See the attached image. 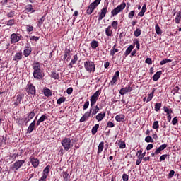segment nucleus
I'll return each instance as SVG.
<instances>
[{
  "label": "nucleus",
  "mask_w": 181,
  "mask_h": 181,
  "mask_svg": "<svg viewBox=\"0 0 181 181\" xmlns=\"http://www.w3.org/2000/svg\"><path fill=\"white\" fill-rule=\"evenodd\" d=\"M84 68L88 73H94L95 71V64L94 62L86 61L84 62Z\"/></svg>",
  "instance_id": "1"
},
{
  "label": "nucleus",
  "mask_w": 181,
  "mask_h": 181,
  "mask_svg": "<svg viewBox=\"0 0 181 181\" xmlns=\"http://www.w3.org/2000/svg\"><path fill=\"white\" fill-rule=\"evenodd\" d=\"M100 2H101V0H95L93 3H91L86 10V13H88V15H91L93 13V11H94V9H95V8L100 5Z\"/></svg>",
  "instance_id": "2"
},
{
  "label": "nucleus",
  "mask_w": 181,
  "mask_h": 181,
  "mask_svg": "<svg viewBox=\"0 0 181 181\" xmlns=\"http://www.w3.org/2000/svg\"><path fill=\"white\" fill-rule=\"evenodd\" d=\"M62 145L65 151H69V149L73 146V144H71V139H70V138H65L62 140Z\"/></svg>",
  "instance_id": "3"
},
{
  "label": "nucleus",
  "mask_w": 181,
  "mask_h": 181,
  "mask_svg": "<svg viewBox=\"0 0 181 181\" xmlns=\"http://www.w3.org/2000/svg\"><path fill=\"white\" fill-rule=\"evenodd\" d=\"M125 6H127V4L125 3L121 4L119 6L116 7L115 9H113L111 12L112 15L113 16H115V15H118L119 12L124 11L125 9Z\"/></svg>",
  "instance_id": "4"
},
{
  "label": "nucleus",
  "mask_w": 181,
  "mask_h": 181,
  "mask_svg": "<svg viewBox=\"0 0 181 181\" xmlns=\"http://www.w3.org/2000/svg\"><path fill=\"white\" fill-rule=\"evenodd\" d=\"M100 95V90H97L91 97L90 99V107H94L95 105V103L98 101V97Z\"/></svg>",
  "instance_id": "5"
},
{
  "label": "nucleus",
  "mask_w": 181,
  "mask_h": 181,
  "mask_svg": "<svg viewBox=\"0 0 181 181\" xmlns=\"http://www.w3.org/2000/svg\"><path fill=\"white\" fill-rule=\"evenodd\" d=\"M26 92L31 95L36 94V88L33 84H28L26 86Z\"/></svg>",
  "instance_id": "6"
},
{
  "label": "nucleus",
  "mask_w": 181,
  "mask_h": 181,
  "mask_svg": "<svg viewBox=\"0 0 181 181\" xmlns=\"http://www.w3.org/2000/svg\"><path fill=\"white\" fill-rule=\"evenodd\" d=\"M21 39H22V36H21L19 34L13 33L11 35V45H13L14 43H18V42H19V40H21Z\"/></svg>",
  "instance_id": "7"
},
{
  "label": "nucleus",
  "mask_w": 181,
  "mask_h": 181,
  "mask_svg": "<svg viewBox=\"0 0 181 181\" xmlns=\"http://www.w3.org/2000/svg\"><path fill=\"white\" fill-rule=\"evenodd\" d=\"M33 77L34 78H36V80H42V78L45 77V74H43L42 69L40 71H34Z\"/></svg>",
  "instance_id": "8"
},
{
  "label": "nucleus",
  "mask_w": 181,
  "mask_h": 181,
  "mask_svg": "<svg viewBox=\"0 0 181 181\" xmlns=\"http://www.w3.org/2000/svg\"><path fill=\"white\" fill-rule=\"evenodd\" d=\"M24 163H25V160H18L16 161L13 167V170H18V169L22 168V166H23Z\"/></svg>",
  "instance_id": "9"
},
{
  "label": "nucleus",
  "mask_w": 181,
  "mask_h": 181,
  "mask_svg": "<svg viewBox=\"0 0 181 181\" xmlns=\"http://www.w3.org/2000/svg\"><path fill=\"white\" fill-rule=\"evenodd\" d=\"M108 9V7L105 6L103 8L101 9V11L98 13L99 18L98 21H103L104 18H105V15H107V11Z\"/></svg>",
  "instance_id": "10"
},
{
  "label": "nucleus",
  "mask_w": 181,
  "mask_h": 181,
  "mask_svg": "<svg viewBox=\"0 0 181 181\" xmlns=\"http://www.w3.org/2000/svg\"><path fill=\"white\" fill-rule=\"evenodd\" d=\"M131 91H132V88L131 86H127L121 88L119 90V94H121V95H124V94H127V93H131Z\"/></svg>",
  "instance_id": "11"
},
{
  "label": "nucleus",
  "mask_w": 181,
  "mask_h": 181,
  "mask_svg": "<svg viewBox=\"0 0 181 181\" xmlns=\"http://www.w3.org/2000/svg\"><path fill=\"white\" fill-rule=\"evenodd\" d=\"M24 97H25V95H23V94L17 95L16 102L14 103V105L18 107V105H19V104H21V101H22V100H23Z\"/></svg>",
  "instance_id": "12"
},
{
  "label": "nucleus",
  "mask_w": 181,
  "mask_h": 181,
  "mask_svg": "<svg viewBox=\"0 0 181 181\" xmlns=\"http://www.w3.org/2000/svg\"><path fill=\"white\" fill-rule=\"evenodd\" d=\"M92 110H90L89 112H86L83 116L80 119V122H84L85 121H87L88 118H90V115H91Z\"/></svg>",
  "instance_id": "13"
},
{
  "label": "nucleus",
  "mask_w": 181,
  "mask_h": 181,
  "mask_svg": "<svg viewBox=\"0 0 181 181\" xmlns=\"http://www.w3.org/2000/svg\"><path fill=\"white\" fill-rule=\"evenodd\" d=\"M118 77H119V71H116L115 75L113 76L112 79L110 81V85L114 86L117 81H118Z\"/></svg>",
  "instance_id": "14"
},
{
  "label": "nucleus",
  "mask_w": 181,
  "mask_h": 181,
  "mask_svg": "<svg viewBox=\"0 0 181 181\" xmlns=\"http://www.w3.org/2000/svg\"><path fill=\"white\" fill-rule=\"evenodd\" d=\"M36 128V120H34L28 127V129H27V132L28 134H32V132H33V129H35Z\"/></svg>",
  "instance_id": "15"
},
{
  "label": "nucleus",
  "mask_w": 181,
  "mask_h": 181,
  "mask_svg": "<svg viewBox=\"0 0 181 181\" xmlns=\"http://www.w3.org/2000/svg\"><path fill=\"white\" fill-rule=\"evenodd\" d=\"M30 53H32V47H30V46L26 47L23 51V55L25 57H28Z\"/></svg>",
  "instance_id": "16"
},
{
  "label": "nucleus",
  "mask_w": 181,
  "mask_h": 181,
  "mask_svg": "<svg viewBox=\"0 0 181 181\" xmlns=\"http://www.w3.org/2000/svg\"><path fill=\"white\" fill-rule=\"evenodd\" d=\"M33 69L34 71H38L42 70L41 66H40V62H34Z\"/></svg>",
  "instance_id": "17"
},
{
  "label": "nucleus",
  "mask_w": 181,
  "mask_h": 181,
  "mask_svg": "<svg viewBox=\"0 0 181 181\" xmlns=\"http://www.w3.org/2000/svg\"><path fill=\"white\" fill-rule=\"evenodd\" d=\"M71 51L70 49H66L64 50V59L66 60V59H70V57H71Z\"/></svg>",
  "instance_id": "18"
},
{
  "label": "nucleus",
  "mask_w": 181,
  "mask_h": 181,
  "mask_svg": "<svg viewBox=\"0 0 181 181\" xmlns=\"http://www.w3.org/2000/svg\"><path fill=\"white\" fill-rule=\"evenodd\" d=\"M162 76V71H157L153 76V81H158V78H160Z\"/></svg>",
  "instance_id": "19"
},
{
  "label": "nucleus",
  "mask_w": 181,
  "mask_h": 181,
  "mask_svg": "<svg viewBox=\"0 0 181 181\" xmlns=\"http://www.w3.org/2000/svg\"><path fill=\"white\" fill-rule=\"evenodd\" d=\"M46 119H47V117L45 115H42L40 119L37 121V126L39 127V125H40L41 122H43V121H46Z\"/></svg>",
  "instance_id": "20"
},
{
  "label": "nucleus",
  "mask_w": 181,
  "mask_h": 181,
  "mask_svg": "<svg viewBox=\"0 0 181 181\" xmlns=\"http://www.w3.org/2000/svg\"><path fill=\"white\" fill-rule=\"evenodd\" d=\"M30 162L34 168H37V166H39V160L37 158H32Z\"/></svg>",
  "instance_id": "21"
},
{
  "label": "nucleus",
  "mask_w": 181,
  "mask_h": 181,
  "mask_svg": "<svg viewBox=\"0 0 181 181\" xmlns=\"http://www.w3.org/2000/svg\"><path fill=\"white\" fill-rule=\"evenodd\" d=\"M25 10L27 11V12H30L31 13H35V10H34L33 6H32V4H28L25 7Z\"/></svg>",
  "instance_id": "22"
},
{
  "label": "nucleus",
  "mask_w": 181,
  "mask_h": 181,
  "mask_svg": "<svg viewBox=\"0 0 181 181\" xmlns=\"http://www.w3.org/2000/svg\"><path fill=\"white\" fill-rule=\"evenodd\" d=\"M62 177L64 181H70V175H69L66 171L62 172Z\"/></svg>",
  "instance_id": "23"
},
{
  "label": "nucleus",
  "mask_w": 181,
  "mask_h": 181,
  "mask_svg": "<svg viewBox=\"0 0 181 181\" xmlns=\"http://www.w3.org/2000/svg\"><path fill=\"white\" fill-rule=\"evenodd\" d=\"M115 119L117 121V122H122V121L125 119V116L124 115H117L115 117Z\"/></svg>",
  "instance_id": "24"
},
{
  "label": "nucleus",
  "mask_w": 181,
  "mask_h": 181,
  "mask_svg": "<svg viewBox=\"0 0 181 181\" xmlns=\"http://www.w3.org/2000/svg\"><path fill=\"white\" fill-rule=\"evenodd\" d=\"M105 33L107 36H112V29L111 25H109L106 29H105Z\"/></svg>",
  "instance_id": "25"
},
{
  "label": "nucleus",
  "mask_w": 181,
  "mask_h": 181,
  "mask_svg": "<svg viewBox=\"0 0 181 181\" xmlns=\"http://www.w3.org/2000/svg\"><path fill=\"white\" fill-rule=\"evenodd\" d=\"M35 117V112L32 111L30 112V114L28 116V118L25 119V121H26V124L30 121Z\"/></svg>",
  "instance_id": "26"
},
{
  "label": "nucleus",
  "mask_w": 181,
  "mask_h": 181,
  "mask_svg": "<svg viewBox=\"0 0 181 181\" xmlns=\"http://www.w3.org/2000/svg\"><path fill=\"white\" fill-rule=\"evenodd\" d=\"M145 12H146V4H144L142 6L141 11L138 13V16H144V15H145Z\"/></svg>",
  "instance_id": "27"
},
{
  "label": "nucleus",
  "mask_w": 181,
  "mask_h": 181,
  "mask_svg": "<svg viewBox=\"0 0 181 181\" xmlns=\"http://www.w3.org/2000/svg\"><path fill=\"white\" fill-rule=\"evenodd\" d=\"M105 117V112L99 113L96 116V119H97V121H103V119H104Z\"/></svg>",
  "instance_id": "28"
},
{
  "label": "nucleus",
  "mask_w": 181,
  "mask_h": 181,
  "mask_svg": "<svg viewBox=\"0 0 181 181\" xmlns=\"http://www.w3.org/2000/svg\"><path fill=\"white\" fill-rule=\"evenodd\" d=\"M133 49H134V45H131L129 47H127L124 53L125 57H127V56H128L131 53V52H132Z\"/></svg>",
  "instance_id": "29"
},
{
  "label": "nucleus",
  "mask_w": 181,
  "mask_h": 181,
  "mask_svg": "<svg viewBox=\"0 0 181 181\" xmlns=\"http://www.w3.org/2000/svg\"><path fill=\"white\" fill-rule=\"evenodd\" d=\"M104 149V143L103 141L100 142L98 146V153L100 154L103 152Z\"/></svg>",
  "instance_id": "30"
},
{
  "label": "nucleus",
  "mask_w": 181,
  "mask_h": 181,
  "mask_svg": "<svg viewBox=\"0 0 181 181\" xmlns=\"http://www.w3.org/2000/svg\"><path fill=\"white\" fill-rule=\"evenodd\" d=\"M21 59H22V53L17 52L14 56L13 60L15 62H19V60H21Z\"/></svg>",
  "instance_id": "31"
},
{
  "label": "nucleus",
  "mask_w": 181,
  "mask_h": 181,
  "mask_svg": "<svg viewBox=\"0 0 181 181\" xmlns=\"http://www.w3.org/2000/svg\"><path fill=\"white\" fill-rule=\"evenodd\" d=\"M90 46L93 49H97V47L100 46V44L98 43V41L93 40L90 43Z\"/></svg>",
  "instance_id": "32"
},
{
  "label": "nucleus",
  "mask_w": 181,
  "mask_h": 181,
  "mask_svg": "<svg viewBox=\"0 0 181 181\" xmlns=\"http://www.w3.org/2000/svg\"><path fill=\"white\" fill-rule=\"evenodd\" d=\"M180 19H181V11H179L177 13L176 17L175 18V23H180Z\"/></svg>",
  "instance_id": "33"
},
{
  "label": "nucleus",
  "mask_w": 181,
  "mask_h": 181,
  "mask_svg": "<svg viewBox=\"0 0 181 181\" xmlns=\"http://www.w3.org/2000/svg\"><path fill=\"white\" fill-rule=\"evenodd\" d=\"M44 94L45 97H50V95H52V90L47 88H45L44 89Z\"/></svg>",
  "instance_id": "34"
},
{
  "label": "nucleus",
  "mask_w": 181,
  "mask_h": 181,
  "mask_svg": "<svg viewBox=\"0 0 181 181\" xmlns=\"http://www.w3.org/2000/svg\"><path fill=\"white\" fill-rule=\"evenodd\" d=\"M155 30H156V33L157 35H162V30L160 29V27H159L158 24L155 25Z\"/></svg>",
  "instance_id": "35"
},
{
  "label": "nucleus",
  "mask_w": 181,
  "mask_h": 181,
  "mask_svg": "<svg viewBox=\"0 0 181 181\" xmlns=\"http://www.w3.org/2000/svg\"><path fill=\"white\" fill-rule=\"evenodd\" d=\"M153 94H155V88H153V91L148 94L146 103H149V101H151L152 98H153Z\"/></svg>",
  "instance_id": "36"
},
{
  "label": "nucleus",
  "mask_w": 181,
  "mask_h": 181,
  "mask_svg": "<svg viewBox=\"0 0 181 181\" xmlns=\"http://www.w3.org/2000/svg\"><path fill=\"white\" fill-rule=\"evenodd\" d=\"M98 128H100V124H97L92 128V134L93 135H95L97 134V131H98Z\"/></svg>",
  "instance_id": "37"
},
{
  "label": "nucleus",
  "mask_w": 181,
  "mask_h": 181,
  "mask_svg": "<svg viewBox=\"0 0 181 181\" xmlns=\"http://www.w3.org/2000/svg\"><path fill=\"white\" fill-rule=\"evenodd\" d=\"M77 60H78V57H77V55H74V59L71 61L69 66H71V67L73 66V65L76 64V62H77Z\"/></svg>",
  "instance_id": "38"
},
{
  "label": "nucleus",
  "mask_w": 181,
  "mask_h": 181,
  "mask_svg": "<svg viewBox=\"0 0 181 181\" xmlns=\"http://www.w3.org/2000/svg\"><path fill=\"white\" fill-rule=\"evenodd\" d=\"M91 110V115H92V117H94V115H95V114H97V112H98V111H100V107H98V106H95V109H90Z\"/></svg>",
  "instance_id": "39"
},
{
  "label": "nucleus",
  "mask_w": 181,
  "mask_h": 181,
  "mask_svg": "<svg viewBox=\"0 0 181 181\" xmlns=\"http://www.w3.org/2000/svg\"><path fill=\"white\" fill-rule=\"evenodd\" d=\"M51 77L55 80H59L60 75L56 72H52Z\"/></svg>",
  "instance_id": "40"
},
{
  "label": "nucleus",
  "mask_w": 181,
  "mask_h": 181,
  "mask_svg": "<svg viewBox=\"0 0 181 181\" xmlns=\"http://www.w3.org/2000/svg\"><path fill=\"white\" fill-rule=\"evenodd\" d=\"M172 59H164L162 61H160V66H163V64H166V63H171Z\"/></svg>",
  "instance_id": "41"
},
{
  "label": "nucleus",
  "mask_w": 181,
  "mask_h": 181,
  "mask_svg": "<svg viewBox=\"0 0 181 181\" xmlns=\"http://www.w3.org/2000/svg\"><path fill=\"white\" fill-rule=\"evenodd\" d=\"M49 165L45 167L44 170H43V175H42L46 176L47 177V176H49Z\"/></svg>",
  "instance_id": "42"
},
{
  "label": "nucleus",
  "mask_w": 181,
  "mask_h": 181,
  "mask_svg": "<svg viewBox=\"0 0 181 181\" xmlns=\"http://www.w3.org/2000/svg\"><path fill=\"white\" fill-rule=\"evenodd\" d=\"M164 111L168 115H170L173 112L172 109H169L167 107H164Z\"/></svg>",
  "instance_id": "43"
},
{
  "label": "nucleus",
  "mask_w": 181,
  "mask_h": 181,
  "mask_svg": "<svg viewBox=\"0 0 181 181\" xmlns=\"http://www.w3.org/2000/svg\"><path fill=\"white\" fill-rule=\"evenodd\" d=\"M161 107H162V103H156V105H155V111H156L157 112H159Z\"/></svg>",
  "instance_id": "44"
},
{
  "label": "nucleus",
  "mask_w": 181,
  "mask_h": 181,
  "mask_svg": "<svg viewBox=\"0 0 181 181\" xmlns=\"http://www.w3.org/2000/svg\"><path fill=\"white\" fill-rule=\"evenodd\" d=\"M66 101V98L65 97H61L59 99L57 100V104H62V103H64Z\"/></svg>",
  "instance_id": "45"
},
{
  "label": "nucleus",
  "mask_w": 181,
  "mask_h": 181,
  "mask_svg": "<svg viewBox=\"0 0 181 181\" xmlns=\"http://www.w3.org/2000/svg\"><path fill=\"white\" fill-rule=\"evenodd\" d=\"M118 146H119L120 149H125V142L124 141H119Z\"/></svg>",
  "instance_id": "46"
},
{
  "label": "nucleus",
  "mask_w": 181,
  "mask_h": 181,
  "mask_svg": "<svg viewBox=\"0 0 181 181\" xmlns=\"http://www.w3.org/2000/svg\"><path fill=\"white\" fill-rule=\"evenodd\" d=\"M119 50L117 48L112 49L110 52V56H115V53H118Z\"/></svg>",
  "instance_id": "47"
},
{
  "label": "nucleus",
  "mask_w": 181,
  "mask_h": 181,
  "mask_svg": "<svg viewBox=\"0 0 181 181\" xmlns=\"http://www.w3.org/2000/svg\"><path fill=\"white\" fill-rule=\"evenodd\" d=\"M152 128L153 129H158V128H159V122L158 121H155L153 124Z\"/></svg>",
  "instance_id": "48"
},
{
  "label": "nucleus",
  "mask_w": 181,
  "mask_h": 181,
  "mask_svg": "<svg viewBox=\"0 0 181 181\" xmlns=\"http://www.w3.org/2000/svg\"><path fill=\"white\" fill-rule=\"evenodd\" d=\"M134 36H136V37H138V36H141V29L137 28V29L134 31Z\"/></svg>",
  "instance_id": "49"
},
{
  "label": "nucleus",
  "mask_w": 181,
  "mask_h": 181,
  "mask_svg": "<svg viewBox=\"0 0 181 181\" xmlns=\"http://www.w3.org/2000/svg\"><path fill=\"white\" fill-rule=\"evenodd\" d=\"M129 19H133L134 16H135V11H132L129 13L128 15Z\"/></svg>",
  "instance_id": "50"
},
{
  "label": "nucleus",
  "mask_w": 181,
  "mask_h": 181,
  "mask_svg": "<svg viewBox=\"0 0 181 181\" xmlns=\"http://www.w3.org/2000/svg\"><path fill=\"white\" fill-rule=\"evenodd\" d=\"M89 105H90V101L86 100L85 104L83 105V110H87V108H88Z\"/></svg>",
  "instance_id": "51"
},
{
  "label": "nucleus",
  "mask_w": 181,
  "mask_h": 181,
  "mask_svg": "<svg viewBox=\"0 0 181 181\" xmlns=\"http://www.w3.org/2000/svg\"><path fill=\"white\" fill-rule=\"evenodd\" d=\"M112 26L114 29H117V26H118V21H115L112 23Z\"/></svg>",
  "instance_id": "52"
},
{
  "label": "nucleus",
  "mask_w": 181,
  "mask_h": 181,
  "mask_svg": "<svg viewBox=\"0 0 181 181\" xmlns=\"http://www.w3.org/2000/svg\"><path fill=\"white\" fill-rule=\"evenodd\" d=\"M45 22V17H42L39 21H38V26H42L43 23Z\"/></svg>",
  "instance_id": "53"
},
{
  "label": "nucleus",
  "mask_w": 181,
  "mask_h": 181,
  "mask_svg": "<svg viewBox=\"0 0 181 181\" xmlns=\"http://www.w3.org/2000/svg\"><path fill=\"white\" fill-rule=\"evenodd\" d=\"M145 141H146V142H148V143H149V142H153V139H152L150 136H146V137L145 138Z\"/></svg>",
  "instance_id": "54"
},
{
  "label": "nucleus",
  "mask_w": 181,
  "mask_h": 181,
  "mask_svg": "<svg viewBox=\"0 0 181 181\" xmlns=\"http://www.w3.org/2000/svg\"><path fill=\"white\" fill-rule=\"evenodd\" d=\"M8 18H13L15 16V11H10L7 14Z\"/></svg>",
  "instance_id": "55"
},
{
  "label": "nucleus",
  "mask_w": 181,
  "mask_h": 181,
  "mask_svg": "<svg viewBox=\"0 0 181 181\" xmlns=\"http://www.w3.org/2000/svg\"><path fill=\"white\" fill-rule=\"evenodd\" d=\"M14 23H15V20H13V19L9 20L7 23V25L12 26V25H13Z\"/></svg>",
  "instance_id": "56"
},
{
  "label": "nucleus",
  "mask_w": 181,
  "mask_h": 181,
  "mask_svg": "<svg viewBox=\"0 0 181 181\" xmlns=\"http://www.w3.org/2000/svg\"><path fill=\"white\" fill-rule=\"evenodd\" d=\"M30 39V40H34V42H37V40H39V37L31 36Z\"/></svg>",
  "instance_id": "57"
},
{
  "label": "nucleus",
  "mask_w": 181,
  "mask_h": 181,
  "mask_svg": "<svg viewBox=\"0 0 181 181\" xmlns=\"http://www.w3.org/2000/svg\"><path fill=\"white\" fill-rule=\"evenodd\" d=\"M173 125H176L177 124V117H174L172 120Z\"/></svg>",
  "instance_id": "58"
},
{
  "label": "nucleus",
  "mask_w": 181,
  "mask_h": 181,
  "mask_svg": "<svg viewBox=\"0 0 181 181\" xmlns=\"http://www.w3.org/2000/svg\"><path fill=\"white\" fill-rule=\"evenodd\" d=\"M122 179H123V181H128V179H129L128 175L123 174Z\"/></svg>",
  "instance_id": "59"
},
{
  "label": "nucleus",
  "mask_w": 181,
  "mask_h": 181,
  "mask_svg": "<svg viewBox=\"0 0 181 181\" xmlns=\"http://www.w3.org/2000/svg\"><path fill=\"white\" fill-rule=\"evenodd\" d=\"M27 30L28 32H33V26H32V25H27Z\"/></svg>",
  "instance_id": "60"
},
{
  "label": "nucleus",
  "mask_w": 181,
  "mask_h": 181,
  "mask_svg": "<svg viewBox=\"0 0 181 181\" xmlns=\"http://www.w3.org/2000/svg\"><path fill=\"white\" fill-rule=\"evenodd\" d=\"M141 162H142V158L139 156V159L136 161V165L139 166V165H141Z\"/></svg>",
  "instance_id": "61"
},
{
  "label": "nucleus",
  "mask_w": 181,
  "mask_h": 181,
  "mask_svg": "<svg viewBox=\"0 0 181 181\" xmlns=\"http://www.w3.org/2000/svg\"><path fill=\"white\" fill-rule=\"evenodd\" d=\"M145 62L147 64H152V59L151 58H147Z\"/></svg>",
  "instance_id": "62"
},
{
  "label": "nucleus",
  "mask_w": 181,
  "mask_h": 181,
  "mask_svg": "<svg viewBox=\"0 0 181 181\" xmlns=\"http://www.w3.org/2000/svg\"><path fill=\"white\" fill-rule=\"evenodd\" d=\"M66 93H67V94H71V93H73V88H69L66 90Z\"/></svg>",
  "instance_id": "63"
},
{
  "label": "nucleus",
  "mask_w": 181,
  "mask_h": 181,
  "mask_svg": "<svg viewBox=\"0 0 181 181\" xmlns=\"http://www.w3.org/2000/svg\"><path fill=\"white\" fill-rule=\"evenodd\" d=\"M46 179H47V177H46L45 175H42L39 181H46Z\"/></svg>",
  "instance_id": "64"
}]
</instances>
